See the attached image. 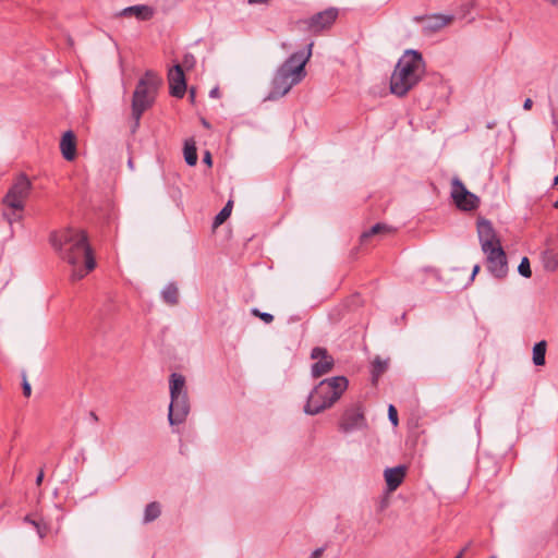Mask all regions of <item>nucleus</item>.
Returning <instances> with one entry per match:
<instances>
[{
    "instance_id": "nucleus-35",
    "label": "nucleus",
    "mask_w": 558,
    "mask_h": 558,
    "mask_svg": "<svg viewBox=\"0 0 558 558\" xmlns=\"http://www.w3.org/2000/svg\"><path fill=\"white\" fill-rule=\"evenodd\" d=\"M471 543L466 544L454 558H462L466 550L470 548Z\"/></svg>"
},
{
    "instance_id": "nucleus-18",
    "label": "nucleus",
    "mask_w": 558,
    "mask_h": 558,
    "mask_svg": "<svg viewBox=\"0 0 558 558\" xmlns=\"http://www.w3.org/2000/svg\"><path fill=\"white\" fill-rule=\"evenodd\" d=\"M420 20L424 22V29L428 33H433L449 25L452 22L453 16L444 14H433L426 17H421Z\"/></svg>"
},
{
    "instance_id": "nucleus-8",
    "label": "nucleus",
    "mask_w": 558,
    "mask_h": 558,
    "mask_svg": "<svg viewBox=\"0 0 558 558\" xmlns=\"http://www.w3.org/2000/svg\"><path fill=\"white\" fill-rule=\"evenodd\" d=\"M451 197L457 207L465 211L475 209L480 203L478 197L468 191L458 178L451 181Z\"/></svg>"
},
{
    "instance_id": "nucleus-17",
    "label": "nucleus",
    "mask_w": 558,
    "mask_h": 558,
    "mask_svg": "<svg viewBox=\"0 0 558 558\" xmlns=\"http://www.w3.org/2000/svg\"><path fill=\"white\" fill-rule=\"evenodd\" d=\"M60 150L62 154V157L68 160L72 161L76 157V137L75 134L72 131H66L60 141Z\"/></svg>"
},
{
    "instance_id": "nucleus-42",
    "label": "nucleus",
    "mask_w": 558,
    "mask_h": 558,
    "mask_svg": "<svg viewBox=\"0 0 558 558\" xmlns=\"http://www.w3.org/2000/svg\"><path fill=\"white\" fill-rule=\"evenodd\" d=\"M265 0H248L250 3H262Z\"/></svg>"
},
{
    "instance_id": "nucleus-9",
    "label": "nucleus",
    "mask_w": 558,
    "mask_h": 558,
    "mask_svg": "<svg viewBox=\"0 0 558 558\" xmlns=\"http://www.w3.org/2000/svg\"><path fill=\"white\" fill-rule=\"evenodd\" d=\"M486 255L487 269L496 279H504L508 275L507 256L502 246L483 252Z\"/></svg>"
},
{
    "instance_id": "nucleus-5",
    "label": "nucleus",
    "mask_w": 558,
    "mask_h": 558,
    "mask_svg": "<svg viewBox=\"0 0 558 558\" xmlns=\"http://www.w3.org/2000/svg\"><path fill=\"white\" fill-rule=\"evenodd\" d=\"M32 182L23 173L16 177L2 199V217L12 226L23 220L25 204L32 192Z\"/></svg>"
},
{
    "instance_id": "nucleus-47",
    "label": "nucleus",
    "mask_w": 558,
    "mask_h": 558,
    "mask_svg": "<svg viewBox=\"0 0 558 558\" xmlns=\"http://www.w3.org/2000/svg\"><path fill=\"white\" fill-rule=\"evenodd\" d=\"M554 207L558 208V199L555 202Z\"/></svg>"
},
{
    "instance_id": "nucleus-36",
    "label": "nucleus",
    "mask_w": 558,
    "mask_h": 558,
    "mask_svg": "<svg viewBox=\"0 0 558 558\" xmlns=\"http://www.w3.org/2000/svg\"><path fill=\"white\" fill-rule=\"evenodd\" d=\"M220 95L219 93V88L218 87H214L210 92H209V96L211 98H218Z\"/></svg>"
},
{
    "instance_id": "nucleus-39",
    "label": "nucleus",
    "mask_w": 558,
    "mask_h": 558,
    "mask_svg": "<svg viewBox=\"0 0 558 558\" xmlns=\"http://www.w3.org/2000/svg\"><path fill=\"white\" fill-rule=\"evenodd\" d=\"M480 269H481L480 265H475L473 267V271H472V275H471V280H473L475 278V276L478 274Z\"/></svg>"
},
{
    "instance_id": "nucleus-28",
    "label": "nucleus",
    "mask_w": 558,
    "mask_h": 558,
    "mask_svg": "<svg viewBox=\"0 0 558 558\" xmlns=\"http://www.w3.org/2000/svg\"><path fill=\"white\" fill-rule=\"evenodd\" d=\"M558 267V257L554 254H549V256L545 259V268L555 270Z\"/></svg>"
},
{
    "instance_id": "nucleus-26",
    "label": "nucleus",
    "mask_w": 558,
    "mask_h": 558,
    "mask_svg": "<svg viewBox=\"0 0 558 558\" xmlns=\"http://www.w3.org/2000/svg\"><path fill=\"white\" fill-rule=\"evenodd\" d=\"M385 230H387L386 226L377 223V225L373 226L368 231L364 232L362 234L361 239H362V241H365L371 235L378 234Z\"/></svg>"
},
{
    "instance_id": "nucleus-15",
    "label": "nucleus",
    "mask_w": 558,
    "mask_h": 558,
    "mask_svg": "<svg viewBox=\"0 0 558 558\" xmlns=\"http://www.w3.org/2000/svg\"><path fill=\"white\" fill-rule=\"evenodd\" d=\"M155 15V9L147 4H136L124 8L116 14L121 17H134L137 21H149Z\"/></svg>"
},
{
    "instance_id": "nucleus-22",
    "label": "nucleus",
    "mask_w": 558,
    "mask_h": 558,
    "mask_svg": "<svg viewBox=\"0 0 558 558\" xmlns=\"http://www.w3.org/2000/svg\"><path fill=\"white\" fill-rule=\"evenodd\" d=\"M184 159L189 166H195L197 162V153L195 142L190 140L184 145Z\"/></svg>"
},
{
    "instance_id": "nucleus-30",
    "label": "nucleus",
    "mask_w": 558,
    "mask_h": 558,
    "mask_svg": "<svg viewBox=\"0 0 558 558\" xmlns=\"http://www.w3.org/2000/svg\"><path fill=\"white\" fill-rule=\"evenodd\" d=\"M195 64V57L191 53H186L184 57H183V61H182V69L185 68V69H192Z\"/></svg>"
},
{
    "instance_id": "nucleus-23",
    "label": "nucleus",
    "mask_w": 558,
    "mask_h": 558,
    "mask_svg": "<svg viewBox=\"0 0 558 558\" xmlns=\"http://www.w3.org/2000/svg\"><path fill=\"white\" fill-rule=\"evenodd\" d=\"M546 342L539 341L533 348V363L537 366L545 364Z\"/></svg>"
},
{
    "instance_id": "nucleus-20",
    "label": "nucleus",
    "mask_w": 558,
    "mask_h": 558,
    "mask_svg": "<svg viewBox=\"0 0 558 558\" xmlns=\"http://www.w3.org/2000/svg\"><path fill=\"white\" fill-rule=\"evenodd\" d=\"M161 296L163 301L170 305H175L179 302V290L174 283L167 284L162 291Z\"/></svg>"
},
{
    "instance_id": "nucleus-45",
    "label": "nucleus",
    "mask_w": 558,
    "mask_h": 558,
    "mask_svg": "<svg viewBox=\"0 0 558 558\" xmlns=\"http://www.w3.org/2000/svg\"><path fill=\"white\" fill-rule=\"evenodd\" d=\"M24 521H25V522H27V523H29V524H32V521H33V520L27 515V517H25Z\"/></svg>"
},
{
    "instance_id": "nucleus-46",
    "label": "nucleus",
    "mask_w": 558,
    "mask_h": 558,
    "mask_svg": "<svg viewBox=\"0 0 558 558\" xmlns=\"http://www.w3.org/2000/svg\"><path fill=\"white\" fill-rule=\"evenodd\" d=\"M128 163H129V167H130L131 169H133V161H132V159H130Z\"/></svg>"
},
{
    "instance_id": "nucleus-38",
    "label": "nucleus",
    "mask_w": 558,
    "mask_h": 558,
    "mask_svg": "<svg viewBox=\"0 0 558 558\" xmlns=\"http://www.w3.org/2000/svg\"><path fill=\"white\" fill-rule=\"evenodd\" d=\"M43 480H44V471L41 470L36 477V484L39 486L43 483Z\"/></svg>"
},
{
    "instance_id": "nucleus-43",
    "label": "nucleus",
    "mask_w": 558,
    "mask_h": 558,
    "mask_svg": "<svg viewBox=\"0 0 558 558\" xmlns=\"http://www.w3.org/2000/svg\"><path fill=\"white\" fill-rule=\"evenodd\" d=\"M194 96H195V92H194V89H191L190 90V97H191L192 100L194 99Z\"/></svg>"
},
{
    "instance_id": "nucleus-29",
    "label": "nucleus",
    "mask_w": 558,
    "mask_h": 558,
    "mask_svg": "<svg viewBox=\"0 0 558 558\" xmlns=\"http://www.w3.org/2000/svg\"><path fill=\"white\" fill-rule=\"evenodd\" d=\"M32 525L36 529L40 538H44L47 535L48 527L46 524H41L38 521H32Z\"/></svg>"
},
{
    "instance_id": "nucleus-11",
    "label": "nucleus",
    "mask_w": 558,
    "mask_h": 558,
    "mask_svg": "<svg viewBox=\"0 0 558 558\" xmlns=\"http://www.w3.org/2000/svg\"><path fill=\"white\" fill-rule=\"evenodd\" d=\"M190 413V403L187 396L171 398L169 404L168 420L170 425H180L185 422Z\"/></svg>"
},
{
    "instance_id": "nucleus-16",
    "label": "nucleus",
    "mask_w": 558,
    "mask_h": 558,
    "mask_svg": "<svg viewBox=\"0 0 558 558\" xmlns=\"http://www.w3.org/2000/svg\"><path fill=\"white\" fill-rule=\"evenodd\" d=\"M407 469L403 465L386 469L384 472L385 481L389 492L396 490L404 480Z\"/></svg>"
},
{
    "instance_id": "nucleus-1",
    "label": "nucleus",
    "mask_w": 558,
    "mask_h": 558,
    "mask_svg": "<svg viewBox=\"0 0 558 558\" xmlns=\"http://www.w3.org/2000/svg\"><path fill=\"white\" fill-rule=\"evenodd\" d=\"M50 241L71 266L72 280H81L95 268L96 262L83 230L66 228L53 233Z\"/></svg>"
},
{
    "instance_id": "nucleus-44",
    "label": "nucleus",
    "mask_w": 558,
    "mask_h": 558,
    "mask_svg": "<svg viewBox=\"0 0 558 558\" xmlns=\"http://www.w3.org/2000/svg\"><path fill=\"white\" fill-rule=\"evenodd\" d=\"M202 123H203V125H204L205 128H209V123H208L206 120H204V119H203V120H202Z\"/></svg>"
},
{
    "instance_id": "nucleus-10",
    "label": "nucleus",
    "mask_w": 558,
    "mask_h": 558,
    "mask_svg": "<svg viewBox=\"0 0 558 558\" xmlns=\"http://www.w3.org/2000/svg\"><path fill=\"white\" fill-rule=\"evenodd\" d=\"M311 359L316 361L311 368V374L314 378L322 377L333 368L335 360L325 348H314L311 352Z\"/></svg>"
},
{
    "instance_id": "nucleus-40",
    "label": "nucleus",
    "mask_w": 558,
    "mask_h": 558,
    "mask_svg": "<svg viewBox=\"0 0 558 558\" xmlns=\"http://www.w3.org/2000/svg\"><path fill=\"white\" fill-rule=\"evenodd\" d=\"M204 161L209 166L211 165V156L208 151L204 156Z\"/></svg>"
},
{
    "instance_id": "nucleus-12",
    "label": "nucleus",
    "mask_w": 558,
    "mask_h": 558,
    "mask_svg": "<svg viewBox=\"0 0 558 558\" xmlns=\"http://www.w3.org/2000/svg\"><path fill=\"white\" fill-rule=\"evenodd\" d=\"M477 235L483 252H487L489 248L501 246L500 240L497 236L493 225L486 219L478 220Z\"/></svg>"
},
{
    "instance_id": "nucleus-3",
    "label": "nucleus",
    "mask_w": 558,
    "mask_h": 558,
    "mask_svg": "<svg viewBox=\"0 0 558 558\" xmlns=\"http://www.w3.org/2000/svg\"><path fill=\"white\" fill-rule=\"evenodd\" d=\"M425 63L416 50H407L398 60L390 77V90L402 97L409 93L424 76Z\"/></svg>"
},
{
    "instance_id": "nucleus-21",
    "label": "nucleus",
    "mask_w": 558,
    "mask_h": 558,
    "mask_svg": "<svg viewBox=\"0 0 558 558\" xmlns=\"http://www.w3.org/2000/svg\"><path fill=\"white\" fill-rule=\"evenodd\" d=\"M161 513L160 504L157 501L149 502L144 510V523H149L155 521Z\"/></svg>"
},
{
    "instance_id": "nucleus-25",
    "label": "nucleus",
    "mask_w": 558,
    "mask_h": 558,
    "mask_svg": "<svg viewBox=\"0 0 558 558\" xmlns=\"http://www.w3.org/2000/svg\"><path fill=\"white\" fill-rule=\"evenodd\" d=\"M518 271L519 274L524 277V278H531L532 276V270H531V265H530V260L527 257H523L518 266Z\"/></svg>"
},
{
    "instance_id": "nucleus-37",
    "label": "nucleus",
    "mask_w": 558,
    "mask_h": 558,
    "mask_svg": "<svg viewBox=\"0 0 558 558\" xmlns=\"http://www.w3.org/2000/svg\"><path fill=\"white\" fill-rule=\"evenodd\" d=\"M533 101L530 98H526L523 102V109L530 110L532 108Z\"/></svg>"
},
{
    "instance_id": "nucleus-6",
    "label": "nucleus",
    "mask_w": 558,
    "mask_h": 558,
    "mask_svg": "<svg viewBox=\"0 0 558 558\" xmlns=\"http://www.w3.org/2000/svg\"><path fill=\"white\" fill-rule=\"evenodd\" d=\"M160 83L161 80L150 71L138 81L132 99L133 132L140 126L143 112L153 106Z\"/></svg>"
},
{
    "instance_id": "nucleus-19",
    "label": "nucleus",
    "mask_w": 558,
    "mask_h": 558,
    "mask_svg": "<svg viewBox=\"0 0 558 558\" xmlns=\"http://www.w3.org/2000/svg\"><path fill=\"white\" fill-rule=\"evenodd\" d=\"M187 396L185 389V378L178 373H172L170 376V398Z\"/></svg>"
},
{
    "instance_id": "nucleus-33",
    "label": "nucleus",
    "mask_w": 558,
    "mask_h": 558,
    "mask_svg": "<svg viewBox=\"0 0 558 558\" xmlns=\"http://www.w3.org/2000/svg\"><path fill=\"white\" fill-rule=\"evenodd\" d=\"M23 393L25 397H29L32 393L31 385L26 379H24V383H23Z\"/></svg>"
},
{
    "instance_id": "nucleus-27",
    "label": "nucleus",
    "mask_w": 558,
    "mask_h": 558,
    "mask_svg": "<svg viewBox=\"0 0 558 558\" xmlns=\"http://www.w3.org/2000/svg\"><path fill=\"white\" fill-rule=\"evenodd\" d=\"M254 316L259 317L264 323L270 324L274 320V316L269 313L259 312L257 308L252 310Z\"/></svg>"
},
{
    "instance_id": "nucleus-41",
    "label": "nucleus",
    "mask_w": 558,
    "mask_h": 558,
    "mask_svg": "<svg viewBox=\"0 0 558 558\" xmlns=\"http://www.w3.org/2000/svg\"><path fill=\"white\" fill-rule=\"evenodd\" d=\"M90 416H92V420H94L95 422L98 421V416L96 415V413L92 412Z\"/></svg>"
},
{
    "instance_id": "nucleus-13",
    "label": "nucleus",
    "mask_w": 558,
    "mask_h": 558,
    "mask_svg": "<svg viewBox=\"0 0 558 558\" xmlns=\"http://www.w3.org/2000/svg\"><path fill=\"white\" fill-rule=\"evenodd\" d=\"M365 426V418L363 412L359 405H354L342 415L340 422V428L345 432H353L356 429H361Z\"/></svg>"
},
{
    "instance_id": "nucleus-31",
    "label": "nucleus",
    "mask_w": 558,
    "mask_h": 558,
    "mask_svg": "<svg viewBox=\"0 0 558 558\" xmlns=\"http://www.w3.org/2000/svg\"><path fill=\"white\" fill-rule=\"evenodd\" d=\"M388 417L393 426L398 425V412L392 404H390L388 408Z\"/></svg>"
},
{
    "instance_id": "nucleus-4",
    "label": "nucleus",
    "mask_w": 558,
    "mask_h": 558,
    "mask_svg": "<svg viewBox=\"0 0 558 558\" xmlns=\"http://www.w3.org/2000/svg\"><path fill=\"white\" fill-rule=\"evenodd\" d=\"M349 381L344 376H335L323 379L311 391L304 407L306 414L316 415L331 408L347 390Z\"/></svg>"
},
{
    "instance_id": "nucleus-7",
    "label": "nucleus",
    "mask_w": 558,
    "mask_h": 558,
    "mask_svg": "<svg viewBox=\"0 0 558 558\" xmlns=\"http://www.w3.org/2000/svg\"><path fill=\"white\" fill-rule=\"evenodd\" d=\"M338 15L339 10L337 8H328L311 17L302 20L300 23L304 26L305 31L319 34L325 29H329L336 22Z\"/></svg>"
},
{
    "instance_id": "nucleus-2",
    "label": "nucleus",
    "mask_w": 558,
    "mask_h": 558,
    "mask_svg": "<svg viewBox=\"0 0 558 558\" xmlns=\"http://www.w3.org/2000/svg\"><path fill=\"white\" fill-rule=\"evenodd\" d=\"M314 43L305 50L292 53L275 72L271 81V92L266 100H276L287 95L293 86L300 84L306 76L305 65L312 57Z\"/></svg>"
},
{
    "instance_id": "nucleus-14",
    "label": "nucleus",
    "mask_w": 558,
    "mask_h": 558,
    "mask_svg": "<svg viewBox=\"0 0 558 558\" xmlns=\"http://www.w3.org/2000/svg\"><path fill=\"white\" fill-rule=\"evenodd\" d=\"M170 94L182 98L186 90V82L181 64H175L168 73Z\"/></svg>"
},
{
    "instance_id": "nucleus-24",
    "label": "nucleus",
    "mask_w": 558,
    "mask_h": 558,
    "mask_svg": "<svg viewBox=\"0 0 558 558\" xmlns=\"http://www.w3.org/2000/svg\"><path fill=\"white\" fill-rule=\"evenodd\" d=\"M232 211V201H229L225 207L216 215L214 220V227H218L222 225L231 215Z\"/></svg>"
},
{
    "instance_id": "nucleus-32",
    "label": "nucleus",
    "mask_w": 558,
    "mask_h": 558,
    "mask_svg": "<svg viewBox=\"0 0 558 558\" xmlns=\"http://www.w3.org/2000/svg\"><path fill=\"white\" fill-rule=\"evenodd\" d=\"M387 367V363L379 360V359H376L375 362H374V368H375V372L377 374L379 373H383L385 371V368Z\"/></svg>"
},
{
    "instance_id": "nucleus-34",
    "label": "nucleus",
    "mask_w": 558,
    "mask_h": 558,
    "mask_svg": "<svg viewBox=\"0 0 558 558\" xmlns=\"http://www.w3.org/2000/svg\"><path fill=\"white\" fill-rule=\"evenodd\" d=\"M324 553V548H317L315 549L310 558H320Z\"/></svg>"
}]
</instances>
